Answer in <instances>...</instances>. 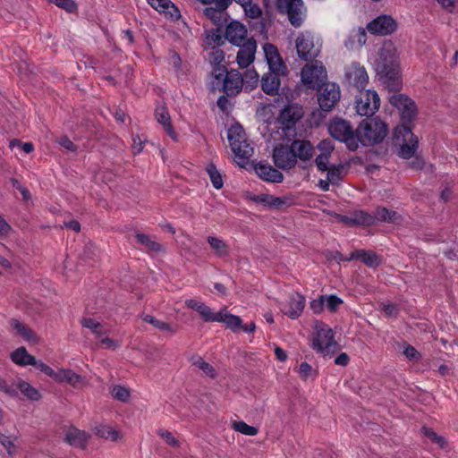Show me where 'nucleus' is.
Returning <instances> with one entry per match:
<instances>
[{
  "mask_svg": "<svg viewBox=\"0 0 458 458\" xmlns=\"http://www.w3.org/2000/svg\"><path fill=\"white\" fill-rule=\"evenodd\" d=\"M389 100L398 109L403 122L394 131V143L399 148L398 156L409 159L418 149L419 139L413 134L411 128L404 123H410L415 119L417 106L412 99L403 94H394Z\"/></svg>",
  "mask_w": 458,
  "mask_h": 458,
  "instance_id": "f257e3e1",
  "label": "nucleus"
},
{
  "mask_svg": "<svg viewBox=\"0 0 458 458\" xmlns=\"http://www.w3.org/2000/svg\"><path fill=\"white\" fill-rule=\"evenodd\" d=\"M377 70L384 78L390 90H398L402 86L399 72V53L391 42H385L378 52Z\"/></svg>",
  "mask_w": 458,
  "mask_h": 458,
  "instance_id": "f03ea898",
  "label": "nucleus"
},
{
  "mask_svg": "<svg viewBox=\"0 0 458 458\" xmlns=\"http://www.w3.org/2000/svg\"><path fill=\"white\" fill-rule=\"evenodd\" d=\"M209 86L213 91H223L227 96H233L241 91L243 77L237 70L228 72L225 66H216L212 70Z\"/></svg>",
  "mask_w": 458,
  "mask_h": 458,
  "instance_id": "7ed1b4c3",
  "label": "nucleus"
},
{
  "mask_svg": "<svg viewBox=\"0 0 458 458\" xmlns=\"http://www.w3.org/2000/svg\"><path fill=\"white\" fill-rule=\"evenodd\" d=\"M387 134L386 124L378 118L362 120L356 129L357 144L373 146L380 143Z\"/></svg>",
  "mask_w": 458,
  "mask_h": 458,
  "instance_id": "20e7f679",
  "label": "nucleus"
},
{
  "mask_svg": "<svg viewBox=\"0 0 458 458\" xmlns=\"http://www.w3.org/2000/svg\"><path fill=\"white\" fill-rule=\"evenodd\" d=\"M311 347L318 353L329 357L338 350V344L335 340L333 330L322 321H316L314 324Z\"/></svg>",
  "mask_w": 458,
  "mask_h": 458,
  "instance_id": "39448f33",
  "label": "nucleus"
},
{
  "mask_svg": "<svg viewBox=\"0 0 458 458\" xmlns=\"http://www.w3.org/2000/svg\"><path fill=\"white\" fill-rule=\"evenodd\" d=\"M227 139L235 157L242 162L247 161L253 154V148L246 140L245 131L239 123L233 124L227 131Z\"/></svg>",
  "mask_w": 458,
  "mask_h": 458,
  "instance_id": "423d86ee",
  "label": "nucleus"
},
{
  "mask_svg": "<svg viewBox=\"0 0 458 458\" xmlns=\"http://www.w3.org/2000/svg\"><path fill=\"white\" fill-rule=\"evenodd\" d=\"M295 47L298 56L304 60H311L318 56L322 48L321 38L310 31L301 32L296 40Z\"/></svg>",
  "mask_w": 458,
  "mask_h": 458,
  "instance_id": "0eeeda50",
  "label": "nucleus"
},
{
  "mask_svg": "<svg viewBox=\"0 0 458 458\" xmlns=\"http://www.w3.org/2000/svg\"><path fill=\"white\" fill-rule=\"evenodd\" d=\"M328 131L333 138L344 142L350 150L354 151L359 148L356 131L352 130L349 122L341 118L334 119L328 125Z\"/></svg>",
  "mask_w": 458,
  "mask_h": 458,
  "instance_id": "6e6552de",
  "label": "nucleus"
},
{
  "mask_svg": "<svg viewBox=\"0 0 458 458\" xmlns=\"http://www.w3.org/2000/svg\"><path fill=\"white\" fill-rule=\"evenodd\" d=\"M326 68L320 63L306 64L301 70V81L310 89H317L326 84Z\"/></svg>",
  "mask_w": 458,
  "mask_h": 458,
  "instance_id": "1a4fd4ad",
  "label": "nucleus"
},
{
  "mask_svg": "<svg viewBox=\"0 0 458 458\" xmlns=\"http://www.w3.org/2000/svg\"><path fill=\"white\" fill-rule=\"evenodd\" d=\"M380 106V98L375 90L360 89L356 99V111L361 116H372Z\"/></svg>",
  "mask_w": 458,
  "mask_h": 458,
  "instance_id": "9d476101",
  "label": "nucleus"
},
{
  "mask_svg": "<svg viewBox=\"0 0 458 458\" xmlns=\"http://www.w3.org/2000/svg\"><path fill=\"white\" fill-rule=\"evenodd\" d=\"M276 6L281 13H285L291 24L300 27L305 18V7L302 0H276Z\"/></svg>",
  "mask_w": 458,
  "mask_h": 458,
  "instance_id": "9b49d317",
  "label": "nucleus"
},
{
  "mask_svg": "<svg viewBox=\"0 0 458 458\" xmlns=\"http://www.w3.org/2000/svg\"><path fill=\"white\" fill-rule=\"evenodd\" d=\"M398 23L391 16L382 14L367 24L366 29L374 35L388 36L397 30Z\"/></svg>",
  "mask_w": 458,
  "mask_h": 458,
  "instance_id": "f8f14e48",
  "label": "nucleus"
},
{
  "mask_svg": "<svg viewBox=\"0 0 458 458\" xmlns=\"http://www.w3.org/2000/svg\"><path fill=\"white\" fill-rule=\"evenodd\" d=\"M341 97L340 88L334 82H327L321 87L318 96V101L323 111H330L339 101Z\"/></svg>",
  "mask_w": 458,
  "mask_h": 458,
  "instance_id": "ddd939ff",
  "label": "nucleus"
},
{
  "mask_svg": "<svg viewBox=\"0 0 458 458\" xmlns=\"http://www.w3.org/2000/svg\"><path fill=\"white\" fill-rule=\"evenodd\" d=\"M273 160L278 168L289 170L297 164L296 155L292 146L279 145L274 148Z\"/></svg>",
  "mask_w": 458,
  "mask_h": 458,
  "instance_id": "4468645a",
  "label": "nucleus"
},
{
  "mask_svg": "<svg viewBox=\"0 0 458 458\" xmlns=\"http://www.w3.org/2000/svg\"><path fill=\"white\" fill-rule=\"evenodd\" d=\"M345 78L350 84L358 89H364L369 81V75L365 67L359 63H352L345 68Z\"/></svg>",
  "mask_w": 458,
  "mask_h": 458,
  "instance_id": "2eb2a0df",
  "label": "nucleus"
},
{
  "mask_svg": "<svg viewBox=\"0 0 458 458\" xmlns=\"http://www.w3.org/2000/svg\"><path fill=\"white\" fill-rule=\"evenodd\" d=\"M263 50L270 72L277 73L287 72V67L283 62L276 46L270 43H267L263 46Z\"/></svg>",
  "mask_w": 458,
  "mask_h": 458,
  "instance_id": "dca6fc26",
  "label": "nucleus"
},
{
  "mask_svg": "<svg viewBox=\"0 0 458 458\" xmlns=\"http://www.w3.org/2000/svg\"><path fill=\"white\" fill-rule=\"evenodd\" d=\"M305 302V298L301 294L293 293L289 295L285 305L281 304L280 309L286 316L294 319L299 318L302 313Z\"/></svg>",
  "mask_w": 458,
  "mask_h": 458,
  "instance_id": "f3484780",
  "label": "nucleus"
},
{
  "mask_svg": "<svg viewBox=\"0 0 458 458\" xmlns=\"http://www.w3.org/2000/svg\"><path fill=\"white\" fill-rule=\"evenodd\" d=\"M236 61L241 68H246L251 64L255 59L257 43L253 38H248L246 42L239 46Z\"/></svg>",
  "mask_w": 458,
  "mask_h": 458,
  "instance_id": "a211bd4d",
  "label": "nucleus"
},
{
  "mask_svg": "<svg viewBox=\"0 0 458 458\" xmlns=\"http://www.w3.org/2000/svg\"><path fill=\"white\" fill-rule=\"evenodd\" d=\"M225 37L231 44L242 46L248 39L247 29L239 21H232L226 26Z\"/></svg>",
  "mask_w": 458,
  "mask_h": 458,
  "instance_id": "6ab92c4d",
  "label": "nucleus"
},
{
  "mask_svg": "<svg viewBox=\"0 0 458 458\" xmlns=\"http://www.w3.org/2000/svg\"><path fill=\"white\" fill-rule=\"evenodd\" d=\"M303 111L298 105L286 106L280 113L279 121L286 129H290L302 117Z\"/></svg>",
  "mask_w": 458,
  "mask_h": 458,
  "instance_id": "aec40b11",
  "label": "nucleus"
},
{
  "mask_svg": "<svg viewBox=\"0 0 458 458\" xmlns=\"http://www.w3.org/2000/svg\"><path fill=\"white\" fill-rule=\"evenodd\" d=\"M185 306L189 309L196 310L205 322H216L217 312H213L211 308L203 301L195 299L185 300Z\"/></svg>",
  "mask_w": 458,
  "mask_h": 458,
  "instance_id": "412c9836",
  "label": "nucleus"
},
{
  "mask_svg": "<svg viewBox=\"0 0 458 458\" xmlns=\"http://www.w3.org/2000/svg\"><path fill=\"white\" fill-rule=\"evenodd\" d=\"M155 118L161 124L166 133L173 140H177V133L175 132L172 123L171 117L167 108L164 106H157L155 110Z\"/></svg>",
  "mask_w": 458,
  "mask_h": 458,
  "instance_id": "4be33fe9",
  "label": "nucleus"
},
{
  "mask_svg": "<svg viewBox=\"0 0 458 458\" xmlns=\"http://www.w3.org/2000/svg\"><path fill=\"white\" fill-rule=\"evenodd\" d=\"M148 3L157 12L163 13L173 21L179 19L181 16L178 8L170 0H148Z\"/></svg>",
  "mask_w": 458,
  "mask_h": 458,
  "instance_id": "5701e85b",
  "label": "nucleus"
},
{
  "mask_svg": "<svg viewBox=\"0 0 458 458\" xmlns=\"http://www.w3.org/2000/svg\"><path fill=\"white\" fill-rule=\"evenodd\" d=\"M293 152L296 155V159L301 161H310L314 155V148L309 140H295L291 144Z\"/></svg>",
  "mask_w": 458,
  "mask_h": 458,
  "instance_id": "b1692460",
  "label": "nucleus"
},
{
  "mask_svg": "<svg viewBox=\"0 0 458 458\" xmlns=\"http://www.w3.org/2000/svg\"><path fill=\"white\" fill-rule=\"evenodd\" d=\"M255 171L262 180L267 182H281L284 180L283 174L269 165L259 163L255 166Z\"/></svg>",
  "mask_w": 458,
  "mask_h": 458,
  "instance_id": "393cba45",
  "label": "nucleus"
},
{
  "mask_svg": "<svg viewBox=\"0 0 458 458\" xmlns=\"http://www.w3.org/2000/svg\"><path fill=\"white\" fill-rule=\"evenodd\" d=\"M286 73H277L270 72L265 74L261 80V88L263 91L268 95H276L280 87V76Z\"/></svg>",
  "mask_w": 458,
  "mask_h": 458,
  "instance_id": "a878e982",
  "label": "nucleus"
},
{
  "mask_svg": "<svg viewBox=\"0 0 458 458\" xmlns=\"http://www.w3.org/2000/svg\"><path fill=\"white\" fill-rule=\"evenodd\" d=\"M56 383H66L74 388H78L84 385V378L72 369L59 368Z\"/></svg>",
  "mask_w": 458,
  "mask_h": 458,
  "instance_id": "bb28decb",
  "label": "nucleus"
},
{
  "mask_svg": "<svg viewBox=\"0 0 458 458\" xmlns=\"http://www.w3.org/2000/svg\"><path fill=\"white\" fill-rule=\"evenodd\" d=\"M367 32L364 28H354L350 31L347 39L344 40V46L349 49L360 48L366 44Z\"/></svg>",
  "mask_w": 458,
  "mask_h": 458,
  "instance_id": "cd10ccee",
  "label": "nucleus"
},
{
  "mask_svg": "<svg viewBox=\"0 0 458 458\" xmlns=\"http://www.w3.org/2000/svg\"><path fill=\"white\" fill-rule=\"evenodd\" d=\"M353 259H360L369 267H377L381 262L380 258L374 251L365 250H356L352 252L348 260Z\"/></svg>",
  "mask_w": 458,
  "mask_h": 458,
  "instance_id": "c85d7f7f",
  "label": "nucleus"
},
{
  "mask_svg": "<svg viewBox=\"0 0 458 458\" xmlns=\"http://www.w3.org/2000/svg\"><path fill=\"white\" fill-rule=\"evenodd\" d=\"M89 435L76 428H71L65 434V440L72 446L84 448L88 443Z\"/></svg>",
  "mask_w": 458,
  "mask_h": 458,
  "instance_id": "c756f323",
  "label": "nucleus"
},
{
  "mask_svg": "<svg viewBox=\"0 0 458 458\" xmlns=\"http://www.w3.org/2000/svg\"><path fill=\"white\" fill-rule=\"evenodd\" d=\"M217 318L216 322H222L226 325L227 327L233 331H237L242 327V319L239 316L230 314L226 311V309H221L217 312Z\"/></svg>",
  "mask_w": 458,
  "mask_h": 458,
  "instance_id": "7c9ffc66",
  "label": "nucleus"
},
{
  "mask_svg": "<svg viewBox=\"0 0 458 458\" xmlns=\"http://www.w3.org/2000/svg\"><path fill=\"white\" fill-rule=\"evenodd\" d=\"M10 326L12 329L14 330L16 334L21 335L24 340L32 343L37 342L38 338L35 333L22 322L19 321L18 319H12L10 321Z\"/></svg>",
  "mask_w": 458,
  "mask_h": 458,
  "instance_id": "2f4dec72",
  "label": "nucleus"
},
{
  "mask_svg": "<svg viewBox=\"0 0 458 458\" xmlns=\"http://www.w3.org/2000/svg\"><path fill=\"white\" fill-rule=\"evenodd\" d=\"M11 359L15 364L21 366L30 365L34 361V356L30 355L24 347H20L13 352Z\"/></svg>",
  "mask_w": 458,
  "mask_h": 458,
  "instance_id": "473e14b6",
  "label": "nucleus"
},
{
  "mask_svg": "<svg viewBox=\"0 0 458 458\" xmlns=\"http://www.w3.org/2000/svg\"><path fill=\"white\" fill-rule=\"evenodd\" d=\"M20 390L28 399L31 401H38L41 395L39 392L33 387L30 383L23 381L20 378L16 380V391Z\"/></svg>",
  "mask_w": 458,
  "mask_h": 458,
  "instance_id": "72a5a7b5",
  "label": "nucleus"
},
{
  "mask_svg": "<svg viewBox=\"0 0 458 458\" xmlns=\"http://www.w3.org/2000/svg\"><path fill=\"white\" fill-rule=\"evenodd\" d=\"M83 327L89 329L97 338H101L106 332L104 326L92 318H83L81 320Z\"/></svg>",
  "mask_w": 458,
  "mask_h": 458,
  "instance_id": "f704fd0d",
  "label": "nucleus"
},
{
  "mask_svg": "<svg viewBox=\"0 0 458 458\" xmlns=\"http://www.w3.org/2000/svg\"><path fill=\"white\" fill-rule=\"evenodd\" d=\"M372 217L375 218V224L377 222L395 223L398 216L395 211L386 208H377L374 215H372Z\"/></svg>",
  "mask_w": 458,
  "mask_h": 458,
  "instance_id": "c9c22d12",
  "label": "nucleus"
},
{
  "mask_svg": "<svg viewBox=\"0 0 458 458\" xmlns=\"http://www.w3.org/2000/svg\"><path fill=\"white\" fill-rule=\"evenodd\" d=\"M208 242L217 256L225 257L229 254V246L222 239L208 236Z\"/></svg>",
  "mask_w": 458,
  "mask_h": 458,
  "instance_id": "e433bc0d",
  "label": "nucleus"
},
{
  "mask_svg": "<svg viewBox=\"0 0 458 458\" xmlns=\"http://www.w3.org/2000/svg\"><path fill=\"white\" fill-rule=\"evenodd\" d=\"M141 318L143 321L151 324L155 328L159 329L161 331L170 332L172 334L175 333V329L168 323L157 319L155 317L143 314L141 315Z\"/></svg>",
  "mask_w": 458,
  "mask_h": 458,
  "instance_id": "4c0bfd02",
  "label": "nucleus"
},
{
  "mask_svg": "<svg viewBox=\"0 0 458 458\" xmlns=\"http://www.w3.org/2000/svg\"><path fill=\"white\" fill-rule=\"evenodd\" d=\"M191 361L192 365L199 369L205 375L212 378L216 377V370L214 367L206 362L200 356L192 357Z\"/></svg>",
  "mask_w": 458,
  "mask_h": 458,
  "instance_id": "58836bf2",
  "label": "nucleus"
},
{
  "mask_svg": "<svg viewBox=\"0 0 458 458\" xmlns=\"http://www.w3.org/2000/svg\"><path fill=\"white\" fill-rule=\"evenodd\" d=\"M232 428L237 432H240L245 436L253 437L256 436L259 432L258 428L250 426L242 420H233L232 421Z\"/></svg>",
  "mask_w": 458,
  "mask_h": 458,
  "instance_id": "ea45409f",
  "label": "nucleus"
},
{
  "mask_svg": "<svg viewBox=\"0 0 458 458\" xmlns=\"http://www.w3.org/2000/svg\"><path fill=\"white\" fill-rule=\"evenodd\" d=\"M421 431L423 435L433 444L437 445L440 448H445L446 441L443 436L438 435L433 429L427 427H423Z\"/></svg>",
  "mask_w": 458,
  "mask_h": 458,
  "instance_id": "a19ab883",
  "label": "nucleus"
},
{
  "mask_svg": "<svg viewBox=\"0 0 458 458\" xmlns=\"http://www.w3.org/2000/svg\"><path fill=\"white\" fill-rule=\"evenodd\" d=\"M223 44V37L219 30H210L207 34L205 46L208 48H216Z\"/></svg>",
  "mask_w": 458,
  "mask_h": 458,
  "instance_id": "79ce46f5",
  "label": "nucleus"
},
{
  "mask_svg": "<svg viewBox=\"0 0 458 458\" xmlns=\"http://www.w3.org/2000/svg\"><path fill=\"white\" fill-rule=\"evenodd\" d=\"M352 215V218L354 221V225H375V218L372 217V215L368 214L362 210L355 211Z\"/></svg>",
  "mask_w": 458,
  "mask_h": 458,
  "instance_id": "37998d69",
  "label": "nucleus"
},
{
  "mask_svg": "<svg viewBox=\"0 0 458 458\" xmlns=\"http://www.w3.org/2000/svg\"><path fill=\"white\" fill-rule=\"evenodd\" d=\"M207 173L209 175V179L213 186L217 190L221 189L224 185V182L222 175L216 167L213 164L208 165L207 166Z\"/></svg>",
  "mask_w": 458,
  "mask_h": 458,
  "instance_id": "c03bdc74",
  "label": "nucleus"
},
{
  "mask_svg": "<svg viewBox=\"0 0 458 458\" xmlns=\"http://www.w3.org/2000/svg\"><path fill=\"white\" fill-rule=\"evenodd\" d=\"M97 435L100 437L116 441L120 438V432L107 426H101L97 428Z\"/></svg>",
  "mask_w": 458,
  "mask_h": 458,
  "instance_id": "a18cd8bd",
  "label": "nucleus"
},
{
  "mask_svg": "<svg viewBox=\"0 0 458 458\" xmlns=\"http://www.w3.org/2000/svg\"><path fill=\"white\" fill-rule=\"evenodd\" d=\"M136 238L138 242L148 250L158 251L161 250V246L157 242L144 233H137Z\"/></svg>",
  "mask_w": 458,
  "mask_h": 458,
  "instance_id": "49530a36",
  "label": "nucleus"
},
{
  "mask_svg": "<svg viewBox=\"0 0 458 458\" xmlns=\"http://www.w3.org/2000/svg\"><path fill=\"white\" fill-rule=\"evenodd\" d=\"M112 396L120 402L126 403L129 401L131 393L130 390L122 386H114L111 390Z\"/></svg>",
  "mask_w": 458,
  "mask_h": 458,
  "instance_id": "de8ad7c7",
  "label": "nucleus"
},
{
  "mask_svg": "<svg viewBox=\"0 0 458 458\" xmlns=\"http://www.w3.org/2000/svg\"><path fill=\"white\" fill-rule=\"evenodd\" d=\"M327 171V179L328 181L333 183H338L343 177V171H344V165H339L337 166L333 165L331 167L328 166Z\"/></svg>",
  "mask_w": 458,
  "mask_h": 458,
  "instance_id": "09e8293b",
  "label": "nucleus"
},
{
  "mask_svg": "<svg viewBox=\"0 0 458 458\" xmlns=\"http://www.w3.org/2000/svg\"><path fill=\"white\" fill-rule=\"evenodd\" d=\"M0 391L12 397L16 396L18 393L16 391V380H7L0 377Z\"/></svg>",
  "mask_w": 458,
  "mask_h": 458,
  "instance_id": "8fccbe9b",
  "label": "nucleus"
},
{
  "mask_svg": "<svg viewBox=\"0 0 458 458\" xmlns=\"http://www.w3.org/2000/svg\"><path fill=\"white\" fill-rule=\"evenodd\" d=\"M16 437L12 436H6L0 434V444L7 451L8 454L13 455L16 452V446L14 445Z\"/></svg>",
  "mask_w": 458,
  "mask_h": 458,
  "instance_id": "3c124183",
  "label": "nucleus"
},
{
  "mask_svg": "<svg viewBox=\"0 0 458 458\" xmlns=\"http://www.w3.org/2000/svg\"><path fill=\"white\" fill-rule=\"evenodd\" d=\"M259 81V74L255 70H248L243 77V84L245 83L246 88L252 89L257 86Z\"/></svg>",
  "mask_w": 458,
  "mask_h": 458,
  "instance_id": "603ef678",
  "label": "nucleus"
},
{
  "mask_svg": "<svg viewBox=\"0 0 458 458\" xmlns=\"http://www.w3.org/2000/svg\"><path fill=\"white\" fill-rule=\"evenodd\" d=\"M326 307L331 312L335 311L338 307L343 303V300L335 294L324 295Z\"/></svg>",
  "mask_w": 458,
  "mask_h": 458,
  "instance_id": "864d4df0",
  "label": "nucleus"
},
{
  "mask_svg": "<svg viewBox=\"0 0 458 458\" xmlns=\"http://www.w3.org/2000/svg\"><path fill=\"white\" fill-rule=\"evenodd\" d=\"M242 7L244 9L245 14L252 19L259 18L262 13V11L259 8V6L252 4L251 1L250 2V4L242 5Z\"/></svg>",
  "mask_w": 458,
  "mask_h": 458,
  "instance_id": "5fc2aeb1",
  "label": "nucleus"
},
{
  "mask_svg": "<svg viewBox=\"0 0 458 458\" xmlns=\"http://www.w3.org/2000/svg\"><path fill=\"white\" fill-rule=\"evenodd\" d=\"M335 148V145L331 140H323L318 145V149L320 154L331 157V154Z\"/></svg>",
  "mask_w": 458,
  "mask_h": 458,
  "instance_id": "6e6d98bb",
  "label": "nucleus"
},
{
  "mask_svg": "<svg viewBox=\"0 0 458 458\" xmlns=\"http://www.w3.org/2000/svg\"><path fill=\"white\" fill-rule=\"evenodd\" d=\"M54 3L56 6L67 11L68 13H73L77 9V4L73 0H49Z\"/></svg>",
  "mask_w": 458,
  "mask_h": 458,
  "instance_id": "4d7b16f0",
  "label": "nucleus"
},
{
  "mask_svg": "<svg viewBox=\"0 0 458 458\" xmlns=\"http://www.w3.org/2000/svg\"><path fill=\"white\" fill-rule=\"evenodd\" d=\"M158 435L171 446L176 447L179 445V441L167 430L160 429Z\"/></svg>",
  "mask_w": 458,
  "mask_h": 458,
  "instance_id": "13d9d810",
  "label": "nucleus"
},
{
  "mask_svg": "<svg viewBox=\"0 0 458 458\" xmlns=\"http://www.w3.org/2000/svg\"><path fill=\"white\" fill-rule=\"evenodd\" d=\"M210 62L216 66H221V63L225 60V53L220 49H213L209 55Z\"/></svg>",
  "mask_w": 458,
  "mask_h": 458,
  "instance_id": "bf43d9fd",
  "label": "nucleus"
},
{
  "mask_svg": "<svg viewBox=\"0 0 458 458\" xmlns=\"http://www.w3.org/2000/svg\"><path fill=\"white\" fill-rule=\"evenodd\" d=\"M330 157L318 154L315 159V164L319 171L325 172L328 169V159Z\"/></svg>",
  "mask_w": 458,
  "mask_h": 458,
  "instance_id": "052dcab7",
  "label": "nucleus"
},
{
  "mask_svg": "<svg viewBox=\"0 0 458 458\" xmlns=\"http://www.w3.org/2000/svg\"><path fill=\"white\" fill-rule=\"evenodd\" d=\"M326 304L324 295H321L319 298L310 301V309L313 310L314 313L322 312Z\"/></svg>",
  "mask_w": 458,
  "mask_h": 458,
  "instance_id": "680f3d73",
  "label": "nucleus"
},
{
  "mask_svg": "<svg viewBox=\"0 0 458 458\" xmlns=\"http://www.w3.org/2000/svg\"><path fill=\"white\" fill-rule=\"evenodd\" d=\"M437 3L447 12L454 13L458 7V0H437Z\"/></svg>",
  "mask_w": 458,
  "mask_h": 458,
  "instance_id": "e2e57ef3",
  "label": "nucleus"
},
{
  "mask_svg": "<svg viewBox=\"0 0 458 458\" xmlns=\"http://www.w3.org/2000/svg\"><path fill=\"white\" fill-rule=\"evenodd\" d=\"M403 354L411 360H417L420 357L419 352L413 346L409 344L404 347Z\"/></svg>",
  "mask_w": 458,
  "mask_h": 458,
  "instance_id": "0e129e2a",
  "label": "nucleus"
},
{
  "mask_svg": "<svg viewBox=\"0 0 458 458\" xmlns=\"http://www.w3.org/2000/svg\"><path fill=\"white\" fill-rule=\"evenodd\" d=\"M101 344L105 346L106 349L110 350H116L120 347V343L116 340L111 339L109 337H101L99 338Z\"/></svg>",
  "mask_w": 458,
  "mask_h": 458,
  "instance_id": "69168bd1",
  "label": "nucleus"
},
{
  "mask_svg": "<svg viewBox=\"0 0 458 458\" xmlns=\"http://www.w3.org/2000/svg\"><path fill=\"white\" fill-rule=\"evenodd\" d=\"M267 205L269 207H274V208H281L283 205L286 204V199H283V198H279V197H273V196H268L267 197Z\"/></svg>",
  "mask_w": 458,
  "mask_h": 458,
  "instance_id": "338daca9",
  "label": "nucleus"
},
{
  "mask_svg": "<svg viewBox=\"0 0 458 458\" xmlns=\"http://www.w3.org/2000/svg\"><path fill=\"white\" fill-rule=\"evenodd\" d=\"M383 310L387 316L393 317L397 315L399 309L394 303H386L383 304Z\"/></svg>",
  "mask_w": 458,
  "mask_h": 458,
  "instance_id": "774afa93",
  "label": "nucleus"
}]
</instances>
